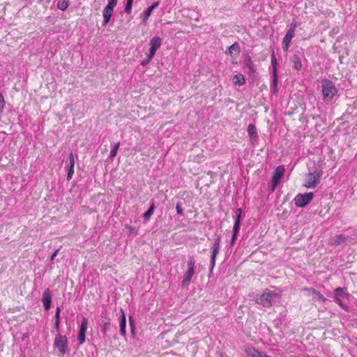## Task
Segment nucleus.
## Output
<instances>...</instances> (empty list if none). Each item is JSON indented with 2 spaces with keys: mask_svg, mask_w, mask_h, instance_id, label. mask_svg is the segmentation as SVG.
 Listing matches in <instances>:
<instances>
[{
  "mask_svg": "<svg viewBox=\"0 0 357 357\" xmlns=\"http://www.w3.org/2000/svg\"><path fill=\"white\" fill-rule=\"evenodd\" d=\"M321 89L323 100L326 103L332 102L333 97L338 92L335 84L330 79H324L321 81Z\"/></svg>",
  "mask_w": 357,
  "mask_h": 357,
  "instance_id": "f257e3e1",
  "label": "nucleus"
},
{
  "mask_svg": "<svg viewBox=\"0 0 357 357\" xmlns=\"http://www.w3.org/2000/svg\"><path fill=\"white\" fill-rule=\"evenodd\" d=\"M323 174L321 169H315L314 172H310L306 175L304 186L306 188H314L320 183V178Z\"/></svg>",
  "mask_w": 357,
  "mask_h": 357,
  "instance_id": "f03ea898",
  "label": "nucleus"
},
{
  "mask_svg": "<svg viewBox=\"0 0 357 357\" xmlns=\"http://www.w3.org/2000/svg\"><path fill=\"white\" fill-rule=\"evenodd\" d=\"M276 294L266 289L261 295L256 298V303L265 307H270L273 305V300L275 298Z\"/></svg>",
  "mask_w": 357,
  "mask_h": 357,
  "instance_id": "7ed1b4c3",
  "label": "nucleus"
},
{
  "mask_svg": "<svg viewBox=\"0 0 357 357\" xmlns=\"http://www.w3.org/2000/svg\"><path fill=\"white\" fill-rule=\"evenodd\" d=\"M54 346L62 355L68 353V338L66 335L57 333L54 338Z\"/></svg>",
  "mask_w": 357,
  "mask_h": 357,
  "instance_id": "20e7f679",
  "label": "nucleus"
},
{
  "mask_svg": "<svg viewBox=\"0 0 357 357\" xmlns=\"http://www.w3.org/2000/svg\"><path fill=\"white\" fill-rule=\"evenodd\" d=\"M284 171L285 169L283 165L278 166L273 171L271 183V185H269V190L271 192H273L275 191L284 175Z\"/></svg>",
  "mask_w": 357,
  "mask_h": 357,
  "instance_id": "39448f33",
  "label": "nucleus"
},
{
  "mask_svg": "<svg viewBox=\"0 0 357 357\" xmlns=\"http://www.w3.org/2000/svg\"><path fill=\"white\" fill-rule=\"evenodd\" d=\"M195 260L192 256L189 257L188 262V270L184 273L181 284L183 287H188L190 282L191 278L195 273Z\"/></svg>",
  "mask_w": 357,
  "mask_h": 357,
  "instance_id": "423d86ee",
  "label": "nucleus"
},
{
  "mask_svg": "<svg viewBox=\"0 0 357 357\" xmlns=\"http://www.w3.org/2000/svg\"><path fill=\"white\" fill-rule=\"evenodd\" d=\"M314 193L312 192L304 194H298L294 199L295 205L299 208L306 206L313 199Z\"/></svg>",
  "mask_w": 357,
  "mask_h": 357,
  "instance_id": "0eeeda50",
  "label": "nucleus"
},
{
  "mask_svg": "<svg viewBox=\"0 0 357 357\" xmlns=\"http://www.w3.org/2000/svg\"><path fill=\"white\" fill-rule=\"evenodd\" d=\"M220 240H221V236L218 235L217 237L215 238V241L213 245V250H212V255H211V267H210V270H209V273L211 274L213 273V270L215 265L216 257L220 251Z\"/></svg>",
  "mask_w": 357,
  "mask_h": 357,
  "instance_id": "6e6552de",
  "label": "nucleus"
},
{
  "mask_svg": "<svg viewBox=\"0 0 357 357\" xmlns=\"http://www.w3.org/2000/svg\"><path fill=\"white\" fill-rule=\"evenodd\" d=\"M97 324L101 326V331L105 335L111 327V319L108 317L106 311L101 313L100 317L98 320Z\"/></svg>",
  "mask_w": 357,
  "mask_h": 357,
  "instance_id": "1a4fd4ad",
  "label": "nucleus"
},
{
  "mask_svg": "<svg viewBox=\"0 0 357 357\" xmlns=\"http://www.w3.org/2000/svg\"><path fill=\"white\" fill-rule=\"evenodd\" d=\"M87 325L88 319L83 317L81 321V325L77 335V340L79 344H82L85 342Z\"/></svg>",
  "mask_w": 357,
  "mask_h": 357,
  "instance_id": "9d476101",
  "label": "nucleus"
},
{
  "mask_svg": "<svg viewBox=\"0 0 357 357\" xmlns=\"http://www.w3.org/2000/svg\"><path fill=\"white\" fill-rule=\"evenodd\" d=\"M297 27V22L296 21H293L290 25L289 28L287 30L284 37L282 39V42L290 44L292 38L295 36L296 29Z\"/></svg>",
  "mask_w": 357,
  "mask_h": 357,
  "instance_id": "9b49d317",
  "label": "nucleus"
},
{
  "mask_svg": "<svg viewBox=\"0 0 357 357\" xmlns=\"http://www.w3.org/2000/svg\"><path fill=\"white\" fill-rule=\"evenodd\" d=\"M162 39L159 36H154L150 40L149 54L155 56L157 50L161 46Z\"/></svg>",
  "mask_w": 357,
  "mask_h": 357,
  "instance_id": "f8f14e48",
  "label": "nucleus"
},
{
  "mask_svg": "<svg viewBox=\"0 0 357 357\" xmlns=\"http://www.w3.org/2000/svg\"><path fill=\"white\" fill-rule=\"evenodd\" d=\"M69 162L66 166L68 174L66 176V180L70 181L72 179L74 174V167H75V158L73 152H70L68 156Z\"/></svg>",
  "mask_w": 357,
  "mask_h": 357,
  "instance_id": "ddd939ff",
  "label": "nucleus"
},
{
  "mask_svg": "<svg viewBox=\"0 0 357 357\" xmlns=\"http://www.w3.org/2000/svg\"><path fill=\"white\" fill-rule=\"evenodd\" d=\"M241 215H242V209L241 208H237L235 211L234 224L232 232L238 234L240 227H241Z\"/></svg>",
  "mask_w": 357,
  "mask_h": 357,
  "instance_id": "4468645a",
  "label": "nucleus"
},
{
  "mask_svg": "<svg viewBox=\"0 0 357 357\" xmlns=\"http://www.w3.org/2000/svg\"><path fill=\"white\" fill-rule=\"evenodd\" d=\"M42 302L43 304V307L45 310H49L51 307L52 303V297L50 294V291L49 289H47L43 294L42 296Z\"/></svg>",
  "mask_w": 357,
  "mask_h": 357,
  "instance_id": "2eb2a0df",
  "label": "nucleus"
},
{
  "mask_svg": "<svg viewBox=\"0 0 357 357\" xmlns=\"http://www.w3.org/2000/svg\"><path fill=\"white\" fill-rule=\"evenodd\" d=\"M347 239V237H346L343 234H338L335 235L331 238H330L328 244L330 245H335L337 246L341 245L342 243H344Z\"/></svg>",
  "mask_w": 357,
  "mask_h": 357,
  "instance_id": "dca6fc26",
  "label": "nucleus"
},
{
  "mask_svg": "<svg viewBox=\"0 0 357 357\" xmlns=\"http://www.w3.org/2000/svg\"><path fill=\"white\" fill-rule=\"evenodd\" d=\"M114 13V9L105 6L102 11L103 21L102 26H106L109 23L111 17Z\"/></svg>",
  "mask_w": 357,
  "mask_h": 357,
  "instance_id": "f3484780",
  "label": "nucleus"
},
{
  "mask_svg": "<svg viewBox=\"0 0 357 357\" xmlns=\"http://www.w3.org/2000/svg\"><path fill=\"white\" fill-rule=\"evenodd\" d=\"M291 61L293 62V67L296 70L300 71L302 69L303 64L301 54H294L292 56Z\"/></svg>",
  "mask_w": 357,
  "mask_h": 357,
  "instance_id": "a211bd4d",
  "label": "nucleus"
},
{
  "mask_svg": "<svg viewBox=\"0 0 357 357\" xmlns=\"http://www.w3.org/2000/svg\"><path fill=\"white\" fill-rule=\"evenodd\" d=\"M159 5V1H155L153 3L151 6L148 7L143 13L142 15V21L144 23L146 22V20L149 19L150 15H151V13L153 9H155L156 7H158Z\"/></svg>",
  "mask_w": 357,
  "mask_h": 357,
  "instance_id": "6ab92c4d",
  "label": "nucleus"
},
{
  "mask_svg": "<svg viewBox=\"0 0 357 357\" xmlns=\"http://www.w3.org/2000/svg\"><path fill=\"white\" fill-rule=\"evenodd\" d=\"M121 317H120V331H119V333H120V335H122V336H125L126 334V315H125V313H124V311L121 309Z\"/></svg>",
  "mask_w": 357,
  "mask_h": 357,
  "instance_id": "aec40b11",
  "label": "nucleus"
},
{
  "mask_svg": "<svg viewBox=\"0 0 357 357\" xmlns=\"http://www.w3.org/2000/svg\"><path fill=\"white\" fill-rule=\"evenodd\" d=\"M241 52V47L238 44V43L235 42L231 45H230L228 47L227 51L226 52V54H229L231 56H233V54H234L236 56L239 54Z\"/></svg>",
  "mask_w": 357,
  "mask_h": 357,
  "instance_id": "412c9836",
  "label": "nucleus"
},
{
  "mask_svg": "<svg viewBox=\"0 0 357 357\" xmlns=\"http://www.w3.org/2000/svg\"><path fill=\"white\" fill-rule=\"evenodd\" d=\"M245 352L248 357H268L265 353L259 352L254 348H248Z\"/></svg>",
  "mask_w": 357,
  "mask_h": 357,
  "instance_id": "4be33fe9",
  "label": "nucleus"
},
{
  "mask_svg": "<svg viewBox=\"0 0 357 357\" xmlns=\"http://www.w3.org/2000/svg\"><path fill=\"white\" fill-rule=\"evenodd\" d=\"M154 210H155V204L153 202L151 204L149 209L145 213H144L143 215H142V217L144 218V221L145 222H148L150 220V218L153 215V213L154 212Z\"/></svg>",
  "mask_w": 357,
  "mask_h": 357,
  "instance_id": "5701e85b",
  "label": "nucleus"
},
{
  "mask_svg": "<svg viewBox=\"0 0 357 357\" xmlns=\"http://www.w3.org/2000/svg\"><path fill=\"white\" fill-rule=\"evenodd\" d=\"M271 91L274 95H277L278 93V74L272 75V82L271 84Z\"/></svg>",
  "mask_w": 357,
  "mask_h": 357,
  "instance_id": "b1692460",
  "label": "nucleus"
},
{
  "mask_svg": "<svg viewBox=\"0 0 357 357\" xmlns=\"http://www.w3.org/2000/svg\"><path fill=\"white\" fill-rule=\"evenodd\" d=\"M232 80L235 85L243 86L245 83V77L241 73L234 75Z\"/></svg>",
  "mask_w": 357,
  "mask_h": 357,
  "instance_id": "393cba45",
  "label": "nucleus"
},
{
  "mask_svg": "<svg viewBox=\"0 0 357 357\" xmlns=\"http://www.w3.org/2000/svg\"><path fill=\"white\" fill-rule=\"evenodd\" d=\"M247 131L251 139H255L256 138H257L258 136L257 132V128L254 124H249L247 128Z\"/></svg>",
  "mask_w": 357,
  "mask_h": 357,
  "instance_id": "a878e982",
  "label": "nucleus"
},
{
  "mask_svg": "<svg viewBox=\"0 0 357 357\" xmlns=\"http://www.w3.org/2000/svg\"><path fill=\"white\" fill-rule=\"evenodd\" d=\"M70 5V0H58L57 1V8L65 11Z\"/></svg>",
  "mask_w": 357,
  "mask_h": 357,
  "instance_id": "bb28decb",
  "label": "nucleus"
},
{
  "mask_svg": "<svg viewBox=\"0 0 357 357\" xmlns=\"http://www.w3.org/2000/svg\"><path fill=\"white\" fill-rule=\"evenodd\" d=\"M335 298H344L348 296V294L345 291L344 289L342 287H337L334 291Z\"/></svg>",
  "mask_w": 357,
  "mask_h": 357,
  "instance_id": "cd10ccee",
  "label": "nucleus"
},
{
  "mask_svg": "<svg viewBox=\"0 0 357 357\" xmlns=\"http://www.w3.org/2000/svg\"><path fill=\"white\" fill-rule=\"evenodd\" d=\"M277 65V59L275 57L274 51H273L271 54V66L273 68L272 75L278 74Z\"/></svg>",
  "mask_w": 357,
  "mask_h": 357,
  "instance_id": "c85d7f7f",
  "label": "nucleus"
},
{
  "mask_svg": "<svg viewBox=\"0 0 357 357\" xmlns=\"http://www.w3.org/2000/svg\"><path fill=\"white\" fill-rule=\"evenodd\" d=\"M119 146H120V142H119L114 144L112 146V149H111L110 153H109V158H114L116 155L117 151H118V149L119 148Z\"/></svg>",
  "mask_w": 357,
  "mask_h": 357,
  "instance_id": "c756f323",
  "label": "nucleus"
},
{
  "mask_svg": "<svg viewBox=\"0 0 357 357\" xmlns=\"http://www.w3.org/2000/svg\"><path fill=\"white\" fill-rule=\"evenodd\" d=\"M245 63H246V66L249 69V73L250 74H251V73L254 74L255 73V68H254L253 62L252 61V60H251L250 56H248L247 59L245 60Z\"/></svg>",
  "mask_w": 357,
  "mask_h": 357,
  "instance_id": "7c9ffc66",
  "label": "nucleus"
},
{
  "mask_svg": "<svg viewBox=\"0 0 357 357\" xmlns=\"http://www.w3.org/2000/svg\"><path fill=\"white\" fill-rule=\"evenodd\" d=\"M133 0H126L124 12L129 15L131 13Z\"/></svg>",
  "mask_w": 357,
  "mask_h": 357,
  "instance_id": "2f4dec72",
  "label": "nucleus"
},
{
  "mask_svg": "<svg viewBox=\"0 0 357 357\" xmlns=\"http://www.w3.org/2000/svg\"><path fill=\"white\" fill-rule=\"evenodd\" d=\"M126 227L128 229V235L137 236L138 234V230L135 227L130 225H126Z\"/></svg>",
  "mask_w": 357,
  "mask_h": 357,
  "instance_id": "473e14b6",
  "label": "nucleus"
},
{
  "mask_svg": "<svg viewBox=\"0 0 357 357\" xmlns=\"http://www.w3.org/2000/svg\"><path fill=\"white\" fill-rule=\"evenodd\" d=\"M153 57V55L149 53L146 57L141 61V65L143 66L148 65Z\"/></svg>",
  "mask_w": 357,
  "mask_h": 357,
  "instance_id": "72a5a7b5",
  "label": "nucleus"
},
{
  "mask_svg": "<svg viewBox=\"0 0 357 357\" xmlns=\"http://www.w3.org/2000/svg\"><path fill=\"white\" fill-rule=\"evenodd\" d=\"M6 102L3 98V96L1 93H0V114H1L3 112V108L5 106Z\"/></svg>",
  "mask_w": 357,
  "mask_h": 357,
  "instance_id": "f704fd0d",
  "label": "nucleus"
},
{
  "mask_svg": "<svg viewBox=\"0 0 357 357\" xmlns=\"http://www.w3.org/2000/svg\"><path fill=\"white\" fill-rule=\"evenodd\" d=\"M60 313H61V308L59 307H57L56 309V312H55V315H54L55 321H61Z\"/></svg>",
  "mask_w": 357,
  "mask_h": 357,
  "instance_id": "c9c22d12",
  "label": "nucleus"
},
{
  "mask_svg": "<svg viewBox=\"0 0 357 357\" xmlns=\"http://www.w3.org/2000/svg\"><path fill=\"white\" fill-rule=\"evenodd\" d=\"M117 1L118 0H108V3L106 6L114 9L117 4Z\"/></svg>",
  "mask_w": 357,
  "mask_h": 357,
  "instance_id": "e433bc0d",
  "label": "nucleus"
},
{
  "mask_svg": "<svg viewBox=\"0 0 357 357\" xmlns=\"http://www.w3.org/2000/svg\"><path fill=\"white\" fill-rule=\"evenodd\" d=\"M176 213L180 215H183V208L180 203H177L176 206Z\"/></svg>",
  "mask_w": 357,
  "mask_h": 357,
  "instance_id": "4c0bfd02",
  "label": "nucleus"
},
{
  "mask_svg": "<svg viewBox=\"0 0 357 357\" xmlns=\"http://www.w3.org/2000/svg\"><path fill=\"white\" fill-rule=\"evenodd\" d=\"M335 301L342 308L346 309L347 305L344 304L340 298H335Z\"/></svg>",
  "mask_w": 357,
  "mask_h": 357,
  "instance_id": "58836bf2",
  "label": "nucleus"
},
{
  "mask_svg": "<svg viewBox=\"0 0 357 357\" xmlns=\"http://www.w3.org/2000/svg\"><path fill=\"white\" fill-rule=\"evenodd\" d=\"M238 233H235V232H232V236H231V245H233L237 238V236H238Z\"/></svg>",
  "mask_w": 357,
  "mask_h": 357,
  "instance_id": "ea45409f",
  "label": "nucleus"
},
{
  "mask_svg": "<svg viewBox=\"0 0 357 357\" xmlns=\"http://www.w3.org/2000/svg\"><path fill=\"white\" fill-rule=\"evenodd\" d=\"M315 294L318 296L319 299L321 300L322 302H325L326 301V298L324 297V296L319 291H315Z\"/></svg>",
  "mask_w": 357,
  "mask_h": 357,
  "instance_id": "a19ab883",
  "label": "nucleus"
},
{
  "mask_svg": "<svg viewBox=\"0 0 357 357\" xmlns=\"http://www.w3.org/2000/svg\"><path fill=\"white\" fill-rule=\"evenodd\" d=\"M129 324H130V326L131 328V332L134 333V329H135L134 320L132 319V317L131 316H130V317H129Z\"/></svg>",
  "mask_w": 357,
  "mask_h": 357,
  "instance_id": "79ce46f5",
  "label": "nucleus"
},
{
  "mask_svg": "<svg viewBox=\"0 0 357 357\" xmlns=\"http://www.w3.org/2000/svg\"><path fill=\"white\" fill-rule=\"evenodd\" d=\"M54 328L57 333H60V321H54Z\"/></svg>",
  "mask_w": 357,
  "mask_h": 357,
  "instance_id": "37998d69",
  "label": "nucleus"
},
{
  "mask_svg": "<svg viewBox=\"0 0 357 357\" xmlns=\"http://www.w3.org/2000/svg\"><path fill=\"white\" fill-rule=\"evenodd\" d=\"M282 50L284 52H287L289 50V44L282 42Z\"/></svg>",
  "mask_w": 357,
  "mask_h": 357,
  "instance_id": "c03bdc74",
  "label": "nucleus"
},
{
  "mask_svg": "<svg viewBox=\"0 0 357 357\" xmlns=\"http://www.w3.org/2000/svg\"><path fill=\"white\" fill-rule=\"evenodd\" d=\"M59 251V249L56 250L54 253L52 255L50 261H53L55 258V257L57 255L58 252Z\"/></svg>",
  "mask_w": 357,
  "mask_h": 357,
  "instance_id": "a18cd8bd",
  "label": "nucleus"
}]
</instances>
